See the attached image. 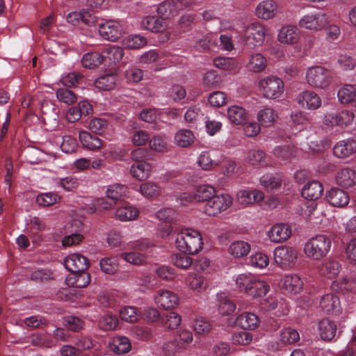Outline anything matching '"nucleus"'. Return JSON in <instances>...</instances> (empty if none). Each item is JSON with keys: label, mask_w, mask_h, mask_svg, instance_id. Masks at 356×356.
Masks as SVG:
<instances>
[{"label": "nucleus", "mask_w": 356, "mask_h": 356, "mask_svg": "<svg viewBox=\"0 0 356 356\" xmlns=\"http://www.w3.org/2000/svg\"><path fill=\"white\" fill-rule=\"evenodd\" d=\"M104 62V56L97 52L86 54L82 58V64L86 68H95Z\"/></svg>", "instance_id": "de8ad7c7"}, {"label": "nucleus", "mask_w": 356, "mask_h": 356, "mask_svg": "<svg viewBox=\"0 0 356 356\" xmlns=\"http://www.w3.org/2000/svg\"><path fill=\"white\" fill-rule=\"evenodd\" d=\"M298 103L304 108L315 110L321 105V99L318 95L310 90H306L297 97Z\"/></svg>", "instance_id": "a211bd4d"}, {"label": "nucleus", "mask_w": 356, "mask_h": 356, "mask_svg": "<svg viewBox=\"0 0 356 356\" xmlns=\"http://www.w3.org/2000/svg\"><path fill=\"white\" fill-rule=\"evenodd\" d=\"M275 262L284 270L293 268L298 259V252L296 249L286 245H280L273 251Z\"/></svg>", "instance_id": "6e6552de"}, {"label": "nucleus", "mask_w": 356, "mask_h": 356, "mask_svg": "<svg viewBox=\"0 0 356 356\" xmlns=\"http://www.w3.org/2000/svg\"><path fill=\"white\" fill-rule=\"evenodd\" d=\"M130 139L133 145L141 147L149 140V135L148 132L142 129H134L130 133Z\"/></svg>", "instance_id": "603ef678"}, {"label": "nucleus", "mask_w": 356, "mask_h": 356, "mask_svg": "<svg viewBox=\"0 0 356 356\" xmlns=\"http://www.w3.org/2000/svg\"><path fill=\"white\" fill-rule=\"evenodd\" d=\"M354 119L355 114L353 111L343 110L339 112L327 113L325 115L324 122L326 125L344 128L352 124Z\"/></svg>", "instance_id": "9d476101"}, {"label": "nucleus", "mask_w": 356, "mask_h": 356, "mask_svg": "<svg viewBox=\"0 0 356 356\" xmlns=\"http://www.w3.org/2000/svg\"><path fill=\"white\" fill-rule=\"evenodd\" d=\"M266 66L267 60L260 53L252 54L247 64L248 70L256 73L264 71Z\"/></svg>", "instance_id": "c9c22d12"}, {"label": "nucleus", "mask_w": 356, "mask_h": 356, "mask_svg": "<svg viewBox=\"0 0 356 356\" xmlns=\"http://www.w3.org/2000/svg\"><path fill=\"white\" fill-rule=\"evenodd\" d=\"M98 31L101 36L108 40H116L122 33L121 25L117 21L108 20L104 23L98 24Z\"/></svg>", "instance_id": "ddd939ff"}, {"label": "nucleus", "mask_w": 356, "mask_h": 356, "mask_svg": "<svg viewBox=\"0 0 356 356\" xmlns=\"http://www.w3.org/2000/svg\"><path fill=\"white\" fill-rule=\"evenodd\" d=\"M260 183L266 190L271 191L280 188L282 180L277 177L265 175L261 177Z\"/></svg>", "instance_id": "4d7b16f0"}, {"label": "nucleus", "mask_w": 356, "mask_h": 356, "mask_svg": "<svg viewBox=\"0 0 356 356\" xmlns=\"http://www.w3.org/2000/svg\"><path fill=\"white\" fill-rule=\"evenodd\" d=\"M323 192L322 184L319 181H312L304 186L301 193L305 199L316 200L321 197Z\"/></svg>", "instance_id": "c85d7f7f"}, {"label": "nucleus", "mask_w": 356, "mask_h": 356, "mask_svg": "<svg viewBox=\"0 0 356 356\" xmlns=\"http://www.w3.org/2000/svg\"><path fill=\"white\" fill-rule=\"evenodd\" d=\"M56 183L66 191H72L80 185V180L74 177L68 176L64 178L56 179Z\"/></svg>", "instance_id": "5fc2aeb1"}, {"label": "nucleus", "mask_w": 356, "mask_h": 356, "mask_svg": "<svg viewBox=\"0 0 356 356\" xmlns=\"http://www.w3.org/2000/svg\"><path fill=\"white\" fill-rule=\"evenodd\" d=\"M356 150V141L348 139L337 143L333 148L334 154L339 158H346Z\"/></svg>", "instance_id": "bb28decb"}, {"label": "nucleus", "mask_w": 356, "mask_h": 356, "mask_svg": "<svg viewBox=\"0 0 356 356\" xmlns=\"http://www.w3.org/2000/svg\"><path fill=\"white\" fill-rule=\"evenodd\" d=\"M61 197L56 193H44L39 194L36 197L37 203L43 207H50L58 203Z\"/></svg>", "instance_id": "8fccbe9b"}, {"label": "nucleus", "mask_w": 356, "mask_h": 356, "mask_svg": "<svg viewBox=\"0 0 356 356\" xmlns=\"http://www.w3.org/2000/svg\"><path fill=\"white\" fill-rule=\"evenodd\" d=\"M120 315L123 321L135 323L138 320L140 313L136 307L127 306L120 309Z\"/></svg>", "instance_id": "6e6d98bb"}, {"label": "nucleus", "mask_w": 356, "mask_h": 356, "mask_svg": "<svg viewBox=\"0 0 356 356\" xmlns=\"http://www.w3.org/2000/svg\"><path fill=\"white\" fill-rule=\"evenodd\" d=\"M189 3L188 0H177L176 2L170 0L165 1L159 5L157 13L161 19L166 21L167 19L177 15L179 10L187 6Z\"/></svg>", "instance_id": "9b49d317"}, {"label": "nucleus", "mask_w": 356, "mask_h": 356, "mask_svg": "<svg viewBox=\"0 0 356 356\" xmlns=\"http://www.w3.org/2000/svg\"><path fill=\"white\" fill-rule=\"evenodd\" d=\"M198 165L204 170H210L218 165V163L211 159L209 153L203 152L198 157Z\"/></svg>", "instance_id": "774afa93"}, {"label": "nucleus", "mask_w": 356, "mask_h": 356, "mask_svg": "<svg viewBox=\"0 0 356 356\" xmlns=\"http://www.w3.org/2000/svg\"><path fill=\"white\" fill-rule=\"evenodd\" d=\"M151 168L147 162L134 163L130 168V174L138 180H144L149 177Z\"/></svg>", "instance_id": "e433bc0d"}, {"label": "nucleus", "mask_w": 356, "mask_h": 356, "mask_svg": "<svg viewBox=\"0 0 356 356\" xmlns=\"http://www.w3.org/2000/svg\"><path fill=\"white\" fill-rule=\"evenodd\" d=\"M319 274L329 279L335 278L341 270L339 262L333 259L324 260L318 268Z\"/></svg>", "instance_id": "aec40b11"}, {"label": "nucleus", "mask_w": 356, "mask_h": 356, "mask_svg": "<svg viewBox=\"0 0 356 356\" xmlns=\"http://www.w3.org/2000/svg\"><path fill=\"white\" fill-rule=\"evenodd\" d=\"M319 307L325 314H337L341 309L339 298L334 293L325 294L321 297Z\"/></svg>", "instance_id": "dca6fc26"}, {"label": "nucleus", "mask_w": 356, "mask_h": 356, "mask_svg": "<svg viewBox=\"0 0 356 356\" xmlns=\"http://www.w3.org/2000/svg\"><path fill=\"white\" fill-rule=\"evenodd\" d=\"M264 194L259 190H241L236 194V201L243 206L254 204L263 200Z\"/></svg>", "instance_id": "f3484780"}, {"label": "nucleus", "mask_w": 356, "mask_h": 356, "mask_svg": "<svg viewBox=\"0 0 356 356\" xmlns=\"http://www.w3.org/2000/svg\"><path fill=\"white\" fill-rule=\"evenodd\" d=\"M56 95L59 102L67 105H71L77 100L76 95L68 88H60L56 91Z\"/></svg>", "instance_id": "864d4df0"}, {"label": "nucleus", "mask_w": 356, "mask_h": 356, "mask_svg": "<svg viewBox=\"0 0 356 356\" xmlns=\"http://www.w3.org/2000/svg\"><path fill=\"white\" fill-rule=\"evenodd\" d=\"M175 245L181 252L195 254L202 248V236L197 230L184 229L177 234Z\"/></svg>", "instance_id": "f03ea898"}, {"label": "nucleus", "mask_w": 356, "mask_h": 356, "mask_svg": "<svg viewBox=\"0 0 356 356\" xmlns=\"http://www.w3.org/2000/svg\"><path fill=\"white\" fill-rule=\"evenodd\" d=\"M356 89L352 85H344L338 91L339 100L342 104L353 103L355 97Z\"/></svg>", "instance_id": "3c124183"}, {"label": "nucleus", "mask_w": 356, "mask_h": 356, "mask_svg": "<svg viewBox=\"0 0 356 356\" xmlns=\"http://www.w3.org/2000/svg\"><path fill=\"white\" fill-rule=\"evenodd\" d=\"M337 329V325L327 318H324L319 322V334L325 341L332 340L336 335Z\"/></svg>", "instance_id": "473e14b6"}, {"label": "nucleus", "mask_w": 356, "mask_h": 356, "mask_svg": "<svg viewBox=\"0 0 356 356\" xmlns=\"http://www.w3.org/2000/svg\"><path fill=\"white\" fill-rule=\"evenodd\" d=\"M282 289L290 293H298L303 287V282L296 274L286 275L281 280Z\"/></svg>", "instance_id": "4be33fe9"}, {"label": "nucleus", "mask_w": 356, "mask_h": 356, "mask_svg": "<svg viewBox=\"0 0 356 356\" xmlns=\"http://www.w3.org/2000/svg\"><path fill=\"white\" fill-rule=\"evenodd\" d=\"M218 312L222 316H229L236 309L234 302L224 295L218 296Z\"/></svg>", "instance_id": "09e8293b"}, {"label": "nucleus", "mask_w": 356, "mask_h": 356, "mask_svg": "<svg viewBox=\"0 0 356 356\" xmlns=\"http://www.w3.org/2000/svg\"><path fill=\"white\" fill-rule=\"evenodd\" d=\"M194 140L193 133L188 129H180L174 136L175 144L179 147H188L194 143Z\"/></svg>", "instance_id": "72a5a7b5"}, {"label": "nucleus", "mask_w": 356, "mask_h": 356, "mask_svg": "<svg viewBox=\"0 0 356 356\" xmlns=\"http://www.w3.org/2000/svg\"><path fill=\"white\" fill-rule=\"evenodd\" d=\"M332 241L324 234H318L309 239L305 245L304 252L310 259L318 260L325 257L330 250Z\"/></svg>", "instance_id": "7ed1b4c3"}, {"label": "nucleus", "mask_w": 356, "mask_h": 356, "mask_svg": "<svg viewBox=\"0 0 356 356\" xmlns=\"http://www.w3.org/2000/svg\"><path fill=\"white\" fill-rule=\"evenodd\" d=\"M250 250V245L248 242L236 241L229 245V252L235 258H241L247 256Z\"/></svg>", "instance_id": "58836bf2"}, {"label": "nucleus", "mask_w": 356, "mask_h": 356, "mask_svg": "<svg viewBox=\"0 0 356 356\" xmlns=\"http://www.w3.org/2000/svg\"><path fill=\"white\" fill-rule=\"evenodd\" d=\"M336 180L343 188L352 187L356 184V172L350 168H343L338 172Z\"/></svg>", "instance_id": "2f4dec72"}, {"label": "nucleus", "mask_w": 356, "mask_h": 356, "mask_svg": "<svg viewBox=\"0 0 356 356\" xmlns=\"http://www.w3.org/2000/svg\"><path fill=\"white\" fill-rule=\"evenodd\" d=\"M79 140L83 147L89 150H97L100 149L103 145V142L97 136H92L86 131H81L79 135Z\"/></svg>", "instance_id": "7c9ffc66"}, {"label": "nucleus", "mask_w": 356, "mask_h": 356, "mask_svg": "<svg viewBox=\"0 0 356 356\" xmlns=\"http://www.w3.org/2000/svg\"><path fill=\"white\" fill-rule=\"evenodd\" d=\"M292 234L291 227L285 223H277L274 225L267 233L269 240L274 243H284L287 241Z\"/></svg>", "instance_id": "f8f14e48"}, {"label": "nucleus", "mask_w": 356, "mask_h": 356, "mask_svg": "<svg viewBox=\"0 0 356 356\" xmlns=\"http://www.w3.org/2000/svg\"><path fill=\"white\" fill-rule=\"evenodd\" d=\"M300 339L298 332L293 328L287 327L284 329L280 333V340L283 343H295Z\"/></svg>", "instance_id": "13d9d810"}, {"label": "nucleus", "mask_w": 356, "mask_h": 356, "mask_svg": "<svg viewBox=\"0 0 356 356\" xmlns=\"http://www.w3.org/2000/svg\"><path fill=\"white\" fill-rule=\"evenodd\" d=\"M216 193L215 188L211 185L198 186L195 191L196 202L209 201Z\"/></svg>", "instance_id": "a18cd8bd"}, {"label": "nucleus", "mask_w": 356, "mask_h": 356, "mask_svg": "<svg viewBox=\"0 0 356 356\" xmlns=\"http://www.w3.org/2000/svg\"><path fill=\"white\" fill-rule=\"evenodd\" d=\"M109 348L113 353L121 355L129 352L131 344L129 339L123 336L114 337L108 343Z\"/></svg>", "instance_id": "a878e982"}, {"label": "nucleus", "mask_w": 356, "mask_h": 356, "mask_svg": "<svg viewBox=\"0 0 356 356\" xmlns=\"http://www.w3.org/2000/svg\"><path fill=\"white\" fill-rule=\"evenodd\" d=\"M139 191L144 197L148 199H156L161 194L160 186L151 181L142 184Z\"/></svg>", "instance_id": "37998d69"}, {"label": "nucleus", "mask_w": 356, "mask_h": 356, "mask_svg": "<svg viewBox=\"0 0 356 356\" xmlns=\"http://www.w3.org/2000/svg\"><path fill=\"white\" fill-rule=\"evenodd\" d=\"M329 23V17L322 11H315L304 15L298 22V26L312 32L321 31Z\"/></svg>", "instance_id": "423d86ee"}, {"label": "nucleus", "mask_w": 356, "mask_h": 356, "mask_svg": "<svg viewBox=\"0 0 356 356\" xmlns=\"http://www.w3.org/2000/svg\"><path fill=\"white\" fill-rule=\"evenodd\" d=\"M127 187L121 184H113L109 185L106 192V196L113 203H115L122 197L126 195Z\"/></svg>", "instance_id": "ea45409f"}, {"label": "nucleus", "mask_w": 356, "mask_h": 356, "mask_svg": "<svg viewBox=\"0 0 356 356\" xmlns=\"http://www.w3.org/2000/svg\"><path fill=\"white\" fill-rule=\"evenodd\" d=\"M65 282L71 287L83 288L90 282V275L86 271L70 272L67 276Z\"/></svg>", "instance_id": "5701e85b"}, {"label": "nucleus", "mask_w": 356, "mask_h": 356, "mask_svg": "<svg viewBox=\"0 0 356 356\" xmlns=\"http://www.w3.org/2000/svg\"><path fill=\"white\" fill-rule=\"evenodd\" d=\"M139 215V210L131 205L119 207L115 211V216L121 221H131L136 219Z\"/></svg>", "instance_id": "4c0bfd02"}, {"label": "nucleus", "mask_w": 356, "mask_h": 356, "mask_svg": "<svg viewBox=\"0 0 356 356\" xmlns=\"http://www.w3.org/2000/svg\"><path fill=\"white\" fill-rule=\"evenodd\" d=\"M102 54L104 56V61L108 59L111 63H116L122 59L124 52L120 47L113 45L106 47Z\"/></svg>", "instance_id": "79ce46f5"}, {"label": "nucleus", "mask_w": 356, "mask_h": 356, "mask_svg": "<svg viewBox=\"0 0 356 356\" xmlns=\"http://www.w3.org/2000/svg\"><path fill=\"white\" fill-rule=\"evenodd\" d=\"M149 145L151 149L159 152H163L168 149V143L161 136L155 135L149 138Z\"/></svg>", "instance_id": "bf43d9fd"}, {"label": "nucleus", "mask_w": 356, "mask_h": 356, "mask_svg": "<svg viewBox=\"0 0 356 356\" xmlns=\"http://www.w3.org/2000/svg\"><path fill=\"white\" fill-rule=\"evenodd\" d=\"M181 321V316L175 312H168L163 318L165 325L172 330L177 328L180 325Z\"/></svg>", "instance_id": "338daca9"}, {"label": "nucleus", "mask_w": 356, "mask_h": 356, "mask_svg": "<svg viewBox=\"0 0 356 356\" xmlns=\"http://www.w3.org/2000/svg\"><path fill=\"white\" fill-rule=\"evenodd\" d=\"M147 43V39L140 35H129L122 40L123 45L130 49L142 48L145 47Z\"/></svg>", "instance_id": "49530a36"}, {"label": "nucleus", "mask_w": 356, "mask_h": 356, "mask_svg": "<svg viewBox=\"0 0 356 356\" xmlns=\"http://www.w3.org/2000/svg\"><path fill=\"white\" fill-rule=\"evenodd\" d=\"M266 155L263 151L253 149L248 152L245 160L249 164L256 165L263 164Z\"/></svg>", "instance_id": "0e129e2a"}, {"label": "nucleus", "mask_w": 356, "mask_h": 356, "mask_svg": "<svg viewBox=\"0 0 356 356\" xmlns=\"http://www.w3.org/2000/svg\"><path fill=\"white\" fill-rule=\"evenodd\" d=\"M233 203L229 194L213 195L204 205V212L207 216H216L228 209Z\"/></svg>", "instance_id": "1a4fd4ad"}, {"label": "nucleus", "mask_w": 356, "mask_h": 356, "mask_svg": "<svg viewBox=\"0 0 356 356\" xmlns=\"http://www.w3.org/2000/svg\"><path fill=\"white\" fill-rule=\"evenodd\" d=\"M227 118L235 124H243L248 119V114L243 108L232 106L227 109Z\"/></svg>", "instance_id": "f704fd0d"}, {"label": "nucleus", "mask_w": 356, "mask_h": 356, "mask_svg": "<svg viewBox=\"0 0 356 356\" xmlns=\"http://www.w3.org/2000/svg\"><path fill=\"white\" fill-rule=\"evenodd\" d=\"M299 31L296 26L286 25L282 26L277 35L278 41L284 44H294L299 39Z\"/></svg>", "instance_id": "412c9836"}, {"label": "nucleus", "mask_w": 356, "mask_h": 356, "mask_svg": "<svg viewBox=\"0 0 356 356\" xmlns=\"http://www.w3.org/2000/svg\"><path fill=\"white\" fill-rule=\"evenodd\" d=\"M268 30L265 25L259 22H253L248 25L243 33L246 45L253 47L261 46L265 41Z\"/></svg>", "instance_id": "0eeeda50"}, {"label": "nucleus", "mask_w": 356, "mask_h": 356, "mask_svg": "<svg viewBox=\"0 0 356 356\" xmlns=\"http://www.w3.org/2000/svg\"><path fill=\"white\" fill-rule=\"evenodd\" d=\"M235 283L240 291L252 298L264 296L270 289L269 285L265 281L250 273L238 275L236 277Z\"/></svg>", "instance_id": "f257e3e1"}, {"label": "nucleus", "mask_w": 356, "mask_h": 356, "mask_svg": "<svg viewBox=\"0 0 356 356\" xmlns=\"http://www.w3.org/2000/svg\"><path fill=\"white\" fill-rule=\"evenodd\" d=\"M65 266L70 272L86 271L89 266L88 259L82 254L74 253L65 259Z\"/></svg>", "instance_id": "2eb2a0df"}, {"label": "nucleus", "mask_w": 356, "mask_h": 356, "mask_svg": "<svg viewBox=\"0 0 356 356\" xmlns=\"http://www.w3.org/2000/svg\"><path fill=\"white\" fill-rule=\"evenodd\" d=\"M248 264L254 268L262 269L269 264V259L266 254L257 252L250 257Z\"/></svg>", "instance_id": "052dcab7"}, {"label": "nucleus", "mask_w": 356, "mask_h": 356, "mask_svg": "<svg viewBox=\"0 0 356 356\" xmlns=\"http://www.w3.org/2000/svg\"><path fill=\"white\" fill-rule=\"evenodd\" d=\"M167 23L165 19L159 18L156 16H147L141 22L143 29L150 31L153 33L161 32L167 27Z\"/></svg>", "instance_id": "c756f323"}, {"label": "nucleus", "mask_w": 356, "mask_h": 356, "mask_svg": "<svg viewBox=\"0 0 356 356\" xmlns=\"http://www.w3.org/2000/svg\"><path fill=\"white\" fill-rule=\"evenodd\" d=\"M305 80L313 88H325L332 81V75L330 72L324 67L315 65L307 68Z\"/></svg>", "instance_id": "20e7f679"}, {"label": "nucleus", "mask_w": 356, "mask_h": 356, "mask_svg": "<svg viewBox=\"0 0 356 356\" xmlns=\"http://www.w3.org/2000/svg\"><path fill=\"white\" fill-rule=\"evenodd\" d=\"M102 270L107 274L115 273L118 268V259L115 257H105L99 262Z\"/></svg>", "instance_id": "680f3d73"}, {"label": "nucleus", "mask_w": 356, "mask_h": 356, "mask_svg": "<svg viewBox=\"0 0 356 356\" xmlns=\"http://www.w3.org/2000/svg\"><path fill=\"white\" fill-rule=\"evenodd\" d=\"M155 303L164 309H172L179 303L177 295L167 289H160L154 296Z\"/></svg>", "instance_id": "4468645a"}, {"label": "nucleus", "mask_w": 356, "mask_h": 356, "mask_svg": "<svg viewBox=\"0 0 356 356\" xmlns=\"http://www.w3.org/2000/svg\"><path fill=\"white\" fill-rule=\"evenodd\" d=\"M213 65L221 70L232 71L236 68V63L232 58L218 57L213 59Z\"/></svg>", "instance_id": "e2e57ef3"}, {"label": "nucleus", "mask_w": 356, "mask_h": 356, "mask_svg": "<svg viewBox=\"0 0 356 356\" xmlns=\"http://www.w3.org/2000/svg\"><path fill=\"white\" fill-rule=\"evenodd\" d=\"M236 324L243 330H254L260 324V320L257 315L252 312H243L238 316L236 320Z\"/></svg>", "instance_id": "393cba45"}, {"label": "nucleus", "mask_w": 356, "mask_h": 356, "mask_svg": "<svg viewBox=\"0 0 356 356\" xmlns=\"http://www.w3.org/2000/svg\"><path fill=\"white\" fill-rule=\"evenodd\" d=\"M277 13V5L273 0H264L255 8V14L259 19L268 20L274 17Z\"/></svg>", "instance_id": "6ab92c4d"}, {"label": "nucleus", "mask_w": 356, "mask_h": 356, "mask_svg": "<svg viewBox=\"0 0 356 356\" xmlns=\"http://www.w3.org/2000/svg\"><path fill=\"white\" fill-rule=\"evenodd\" d=\"M278 115L277 112L270 107H265L259 110L257 114V119L261 127H269L273 126L277 121Z\"/></svg>", "instance_id": "cd10ccee"}, {"label": "nucleus", "mask_w": 356, "mask_h": 356, "mask_svg": "<svg viewBox=\"0 0 356 356\" xmlns=\"http://www.w3.org/2000/svg\"><path fill=\"white\" fill-rule=\"evenodd\" d=\"M171 261L175 266L182 269H187L193 264L192 258L184 254L172 255Z\"/></svg>", "instance_id": "69168bd1"}, {"label": "nucleus", "mask_w": 356, "mask_h": 356, "mask_svg": "<svg viewBox=\"0 0 356 356\" xmlns=\"http://www.w3.org/2000/svg\"><path fill=\"white\" fill-rule=\"evenodd\" d=\"M327 198L330 204L336 207H344L350 201L348 194L337 188L330 189L327 194Z\"/></svg>", "instance_id": "b1692460"}, {"label": "nucleus", "mask_w": 356, "mask_h": 356, "mask_svg": "<svg viewBox=\"0 0 356 356\" xmlns=\"http://www.w3.org/2000/svg\"><path fill=\"white\" fill-rule=\"evenodd\" d=\"M186 283L191 289L197 291H201L207 288V283L204 277L197 273H188L186 279Z\"/></svg>", "instance_id": "c03bdc74"}, {"label": "nucleus", "mask_w": 356, "mask_h": 356, "mask_svg": "<svg viewBox=\"0 0 356 356\" xmlns=\"http://www.w3.org/2000/svg\"><path fill=\"white\" fill-rule=\"evenodd\" d=\"M117 81V75L115 73H108L101 76L95 81L96 88L102 90H109L114 88Z\"/></svg>", "instance_id": "a19ab883"}, {"label": "nucleus", "mask_w": 356, "mask_h": 356, "mask_svg": "<svg viewBox=\"0 0 356 356\" xmlns=\"http://www.w3.org/2000/svg\"><path fill=\"white\" fill-rule=\"evenodd\" d=\"M259 88L263 96L269 99H275L282 96L284 91L283 81L277 76H267L259 82Z\"/></svg>", "instance_id": "39448f33"}]
</instances>
